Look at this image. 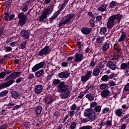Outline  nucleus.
Wrapping results in <instances>:
<instances>
[{"label":"nucleus","mask_w":129,"mask_h":129,"mask_svg":"<svg viewBox=\"0 0 129 129\" xmlns=\"http://www.w3.org/2000/svg\"><path fill=\"white\" fill-rule=\"evenodd\" d=\"M95 23V22L94 21V20L93 19H91L90 20V24L92 28H94L95 27V26L94 25Z\"/></svg>","instance_id":"052dcab7"},{"label":"nucleus","mask_w":129,"mask_h":129,"mask_svg":"<svg viewBox=\"0 0 129 129\" xmlns=\"http://www.w3.org/2000/svg\"><path fill=\"white\" fill-rule=\"evenodd\" d=\"M11 79H14L12 74H10L8 77H6L4 80V81H8V80H11Z\"/></svg>","instance_id":"c03bdc74"},{"label":"nucleus","mask_w":129,"mask_h":129,"mask_svg":"<svg viewBox=\"0 0 129 129\" xmlns=\"http://www.w3.org/2000/svg\"><path fill=\"white\" fill-rule=\"evenodd\" d=\"M84 59V56L83 53H79L78 52L76 53L75 54V59L76 63H80L82 60Z\"/></svg>","instance_id":"f8f14e48"},{"label":"nucleus","mask_w":129,"mask_h":129,"mask_svg":"<svg viewBox=\"0 0 129 129\" xmlns=\"http://www.w3.org/2000/svg\"><path fill=\"white\" fill-rule=\"evenodd\" d=\"M10 3H11V2L10 0H8V1H6L4 3L5 7H6V8H9V7L10 6Z\"/></svg>","instance_id":"bf43d9fd"},{"label":"nucleus","mask_w":129,"mask_h":129,"mask_svg":"<svg viewBox=\"0 0 129 129\" xmlns=\"http://www.w3.org/2000/svg\"><path fill=\"white\" fill-rule=\"evenodd\" d=\"M114 50L116 52V53H120V51H121V48H119V47H113Z\"/></svg>","instance_id":"5fc2aeb1"},{"label":"nucleus","mask_w":129,"mask_h":129,"mask_svg":"<svg viewBox=\"0 0 129 129\" xmlns=\"http://www.w3.org/2000/svg\"><path fill=\"white\" fill-rule=\"evenodd\" d=\"M28 7H27V6H24L23 8H22L21 11L22 12H24V13H26V12H28Z\"/></svg>","instance_id":"69168bd1"},{"label":"nucleus","mask_w":129,"mask_h":129,"mask_svg":"<svg viewBox=\"0 0 129 129\" xmlns=\"http://www.w3.org/2000/svg\"><path fill=\"white\" fill-rule=\"evenodd\" d=\"M14 83V80H9L7 82H5L0 84V90L2 89H5V88H8L10 87L12 84Z\"/></svg>","instance_id":"9d476101"},{"label":"nucleus","mask_w":129,"mask_h":129,"mask_svg":"<svg viewBox=\"0 0 129 129\" xmlns=\"http://www.w3.org/2000/svg\"><path fill=\"white\" fill-rule=\"evenodd\" d=\"M44 100L46 104H51L53 102V98L51 96H47L45 98Z\"/></svg>","instance_id":"aec40b11"},{"label":"nucleus","mask_w":129,"mask_h":129,"mask_svg":"<svg viewBox=\"0 0 129 129\" xmlns=\"http://www.w3.org/2000/svg\"><path fill=\"white\" fill-rule=\"evenodd\" d=\"M96 63L94 62V59H92L91 60L90 63V67H94L95 66Z\"/></svg>","instance_id":"4d7b16f0"},{"label":"nucleus","mask_w":129,"mask_h":129,"mask_svg":"<svg viewBox=\"0 0 129 129\" xmlns=\"http://www.w3.org/2000/svg\"><path fill=\"white\" fill-rule=\"evenodd\" d=\"M104 36H99L97 37L96 42L97 44H101L104 41Z\"/></svg>","instance_id":"5701e85b"},{"label":"nucleus","mask_w":129,"mask_h":129,"mask_svg":"<svg viewBox=\"0 0 129 129\" xmlns=\"http://www.w3.org/2000/svg\"><path fill=\"white\" fill-rule=\"evenodd\" d=\"M15 105H16V104H15V103H9L8 105H7V107L9 109H11V108H13V107H14V106H15Z\"/></svg>","instance_id":"a18cd8bd"},{"label":"nucleus","mask_w":129,"mask_h":129,"mask_svg":"<svg viewBox=\"0 0 129 129\" xmlns=\"http://www.w3.org/2000/svg\"><path fill=\"white\" fill-rule=\"evenodd\" d=\"M11 96L12 98H14V99H18V98L21 96V94L16 90H12L11 91Z\"/></svg>","instance_id":"dca6fc26"},{"label":"nucleus","mask_w":129,"mask_h":129,"mask_svg":"<svg viewBox=\"0 0 129 129\" xmlns=\"http://www.w3.org/2000/svg\"><path fill=\"white\" fill-rule=\"evenodd\" d=\"M92 74V71H89L87 72V74L85 76L89 79V78H91Z\"/></svg>","instance_id":"58836bf2"},{"label":"nucleus","mask_w":129,"mask_h":129,"mask_svg":"<svg viewBox=\"0 0 129 129\" xmlns=\"http://www.w3.org/2000/svg\"><path fill=\"white\" fill-rule=\"evenodd\" d=\"M110 94V91L108 89L103 90L101 93V95L102 97L104 98H105L107 96H109Z\"/></svg>","instance_id":"6ab92c4d"},{"label":"nucleus","mask_w":129,"mask_h":129,"mask_svg":"<svg viewBox=\"0 0 129 129\" xmlns=\"http://www.w3.org/2000/svg\"><path fill=\"white\" fill-rule=\"evenodd\" d=\"M108 79H109V76L107 75H105L102 77L101 80L104 82H106L108 81Z\"/></svg>","instance_id":"c756f323"},{"label":"nucleus","mask_w":129,"mask_h":129,"mask_svg":"<svg viewBox=\"0 0 129 129\" xmlns=\"http://www.w3.org/2000/svg\"><path fill=\"white\" fill-rule=\"evenodd\" d=\"M121 35L118 39V42H123L124 41V39H125V37H126V33L124 31H122L121 32Z\"/></svg>","instance_id":"412c9836"},{"label":"nucleus","mask_w":129,"mask_h":129,"mask_svg":"<svg viewBox=\"0 0 129 129\" xmlns=\"http://www.w3.org/2000/svg\"><path fill=\"white\" fill-rule=\"evenodd\" d=\"M77 45L78 46V49H81L82 48V44H81V42L79 41V39H77Z\"/></svg>","instance_id":"79ce46f5"},{"label":"nucleus","mask_w":129,"mask_h":129,"mask_svg":"<svg viewBox=\"0 0 129 129\" xmlns=\"http://www.w3.org/2000/svg\"><path fill=\"white\" fill-rule=\"evenodd\" d=\"M99 72H100V69L99 68L94 69L93 71V75L94 76H98L99 75Z\"/></svg>","instance_id":"cd10ccee"},{"label":"nucleus","mask_w":129,"mask_h":129,"mask_svg":"<svg viewBox=\"0 0 129 129\" xmlns=\"http://www.w3.org/2000/svg\"><path fill=\"white\" fill-rule=\"evenodd\" d=\"M92 30V28L88 27L86 26H84L82 27L81 29V32L82 34L83 35H89L90 33H91V30Z\"/></svg>","instance_id":"ddd939ff"},{"label":"nucleus","mask_w":129,"mask_h":129,"mask_svg":"<svg viewBox=\"0 0 129 129\" xmlns=\"http://www.w3.org/2000/svg\"><path fill=\"white\" fill-rule=\"evenodd\" d=\"M69 64V62H68V61H63L61 63V66L63 68L68 67Z\"/></svg>","instance_id":"49530a36"},{"label":"nucleus","mask_w":129,"mask_h":129,"mask_svg":"<svg viewBox=\"0 0 129 129\" xmlns=\"http://www.w3.org/2000/svg\"><path fill=\"white\" fill-rule=\"evenodd\" d=\"M10 46H11V47H15V46H17V45H19V43L18 41H14L11 43H9Z\"/></svg>","instance_id":"8fccbe9b"},{"label":"nucleus","mask_w":129,"mask_h":129,"mask_svg":"<svg viewBox=\"0 0 129 129\" xmlns=\"http://www.w3.org/2000/svg\"><path fill=\"white\" fill-rule=\"evenodd\" d=\"M45 66V61H41L37 64H36L32 68V72H36L35 75L37 78H40L45 74L44 69H42ZM41 69V70H40Z\"/></svg>","instance_id":"7ed1b4c3"},{"label":"nucleus","mask_w":129,"mask_h":129,"mask_svg":"<svg viewBox=\"0 0 129 129\" xmlns=\"http://www.w3.org/2000/svg\"><path fill=\"white\" fill-rule=\"evenodd\" d=\"M74 17H75V14L74 13L68 14L67 16L63 17L59 23L58 27L61 28V27L64 26L65 25H68V24H70L71 20H72Z\"/></svg>","instance_id":"20e7f679"},{"label":"nucleus","mask_w":129,"mask_h":129,"mask_svg":"<svg viewBox=\"0 0 129 129\" xmlns=\"http://www.w3.org/2000/svg\"><path fill=\"white\" fill-rule=\"evenodd\" d=\"M18 18L19 19L18 25L23 27L27 23V16L25 15L24 12H22L19 13Z\"/></svg>","instance_id":"6e6552de"},{"label":"nucleus","mask_w":129,"mask_h":129,"mask_svg":"<svg viewBox=\"0 0 129 129\" xmlns=\"http://www.w3.org/2000/svg\"><path fill=\"white\" fill-rule=\"evenodd\" d=\"M100 89H101L102 90L103 89H108V85L106 84H102L100 85Z\"/></svg>","instance_id":"473e14b6"},{"label":"nucleus","mask_w":129,"mask_h":129,"mask_svg":"<svg viewBox=\"0 0 129 129\" xmlns=\"http://www.w3.org/2000/svg\"><path fill=\"white\" fill-rule=\"evenodd\" d=\"M61 83V81L59 79H54L52 82L53 85H59Z\"/></svg>","instance_id":"f704fd0d"},{"label":"nucleus","mask_w":129,"mask_h":129,"mask_svg":"<svg viewBox=\"0 0 129 129\" xmlns=\"http://www.w3.org/2000/svg\"><path fill=\"white\" fill-rule=\"evenodd\" d=\"M122 18V15L119 14L111 16L107 22V28L108 29H111L114 25L119 24Z\"/></svg>","instance_id":"f03ea898"},{"label":"nucleus","mask_w":129,"mask_h":129,"mask_svg":"<svg viewBox=\"0 0 129 129\" xmlns=\"http://www.w3.org/2000/svg\"><path fill=\"white\" fill-rule=\"evenodd\" d=\"M94 110L96 112H100L101 111V106L97 105L94 108Z\"/></svg>","instance_id":"e433bc0d"},{"label":"nucleus","mask_w":129,"mask_h":129,"mask_svg":"<svg viewBox=\"0 0 129 129\" xmlns=\"http://www.w3.org/2000/svg\"><path fill=\"white\" fill-rule=\"evenodd\" d=\"M97 105V103L96 102H92V103H90V108L91 109H92L93 108L96 107Z\"/></svg>","instance_id":"a19ab883"},{"label":"nucleus","mask_w":129,"mask_h":129,"mask_svg":"<svg viewBox=\"0 0 129 129\" xmlns=\"http://www.w3.org/2000/svg\"><path fill=\"white\" fill-rule=\"evenodd\" d=\"M24 126L27 128L30 127V126H31V123L30 122L25 121L24 123Z\"/></svg>","instance_id":"13d9d810"},{"label":"nucleus","mask_w":129,"mask_h":129,"mask_svg":"<svg viewBox=\"0 0 129 129\" xmlns=\"http://www.w3.org/2000/svg\"><path fill=\"white\" fill-rule=\"evenodd\" d=\"M124 89L125 90V91H129V83H127L124 87Z\"/></svg>","instance_id":"e2e57ef3"},{"label":"nucleus","mask_w":129,"mask_h":129,"mask_svg":"<svg viewBox=\"0 0 129 129\" xmlns=\"http://www.w3.org/2000/svg\"><path fill=\"white\" fill-rule=\"evenodd\" d=\"M86 97L89 100V101H93L94 100V96H92L91 93L87 94Z\"/></svg>","instance_id":"bb28decb"},{"label":"nucleus","mask_w":129,"mask_h":129,"mask_svg":"<svg viewBox=\"0 0 129 129\" xmlns=\"http://www.w3.org/2000/svg\"><path fill=\"white\" fill-rule=\"evenodd\" d=\"M117 5V3L115 2L114 1H112L109 4V8H111V9L114 8V7H116Z\"/></svg>","instance_id":"72a5a7b5"},{"label":"nucleus","mask_w":129,"mask_h":129,"mask_svg":"<svg viewBox=\"0 0 129 129\" xmlns=\"http://www.w3.org/2000/svg\"><path fill=\"white\" fill-rule=\"evenodd\" d=\"M65 7H66V6L62 4L59 10L55 12L51 18L49 19L50 24H52V23H53V20H56V19L58 18V16H59V14H61V11H63V9H65Z\"/></svg>","instance_id":"1a4fd4ad"},{"label":"nucleus","mask_w":129,"mask_h":129,"mask_svg":"<svg viewBox=\"0 0 129 129\" xmlns=\"http://www.w3.org/2000/svg\"><path fill=\"white\" fill-rule=\"evenodd\" d=\"M89 80V79H88V78L85 75L81 77V80L82 82H83V83L86 82V81H88Z\"/></svg>","instance_id":"c9c22d12"},{"label":"nucleus","mask_w":129,"mask_h":129,"mask_svg":"<svg viewBox=\"0 0 129 129\" xmlns=\"http://www.w3.org/2000/svg\"><path fill=\"white\" fill-rule=\"evenodd\" d=\"M20 34L24 39H30V33L28 30L22 29Z\"/></svg>","instance_id":"2eb2a0df"},{"label":"nucleus","mask_w":129,"mask_h":129,"mask_svg":"<svg viewBox=\"0 0 129 129\" xmlns=\"http://www.w3.org/2000/svg\"><path fill=\"white\" fill-rule=\"evenodd\" d=\"M43 91V86L41 85H38L35 86V89H34V92L36 94H40Z\"/></svg>","instance_id":"f3484780"},{"label":"nucleus","mask_w":129,"mask_h":129,"mask_svg":"<svg viewBox=\"0 0 129 129\" xmlns=\"http://www.w3.org/2000/svg\"><path fill=\"white\" fill-rule=\"evenodd\" d=\"M24 104L21 103V105H17L13 107V110H16L17 109H19V108H21V106H23Z\"/></svg>","instance_id":"3c124183"},{"label":"nucleus","mask_w":129,"mask_h":129,"mask_svg":"<svg viewBox=\"0 0 129 129\" xmlns=\"http://www.w3.org/2000/svg\"><path fill=\"white\" fill-rule=\"evenodd\" d=\"M57 76L59 78L67 79L70 76V73L68 71H64L58 73Z\"/></svg>","instance_id":"9b49d317"},{"label":"nucleus","mask_w":129,"mask_h":129,"mask_svg":"<svg viewBox=\"0 0 129 129\" xmlns=\"http://www.w3.org/2000/svg\"><path fill=\"white\" fill-rule=\"evenodd\" d=\"M105 125H107L108 126H111L112 125V120H107L105 122Z\"/></svg>","instance_id":"ea45409f"},{"label":"nucleus","mask_w":129,"mask_h":129,"mask_svg":"<svg viewBox=\"0 0 129 129\" xmlns=\"http://www.w3.org/2000/svg\"><path fill=\"white\" fill-rule=\"evenodd\" d=\"M75 127H76V122H73L70 126V128L74 129Z\"/></svg>","instance_id":"603ef678"},{"label":"nucleus","mask_w":129,"mask_h":129,"mask_svg":"<svg viewBox=\"0 0 129 129\" xmlns=\"http://www.w3.org/2000/svg\"><path fill=\"white\" fill-rule=\"evenodd\" d=\"M109 48V43L107 42H105L102 47V51H103V52H105L107 51V50H108Z\"/></svg>","instance_id":"393cba45"},{"label":"nucleus","mask_w":129,"mask_h":129,"mask_svg":"<svg viewBox=\"0 0 129 129\" xmlns=\"http://www.w3.org/2000/svg\"><path fill=\"white\" fill-rule=\"evenodd\" d=\"M118 54L117 53H114L113 54V58L114 59V60H116V61H117V60H118Z\"/></svg>","instance_id":"774afa93"},{"label":"nucleus","mask_w":129,"mask_h":129,"mask_svg":"<svg viewBox=\"0 0 129 129\" xmlns=\"http://www.w3.org/2000/svg\"><path fill=\"white\" fill-rule=\"evenodd\" d=\"M53 75H54V73H51L49 75H48L47 80H51V78L53 77Z\"/></svg>","instance_id":"338daca9"},{"label":"nucleus","mask_w":129,"mask_h":129,"mask_svg":"<svg viewBox=\"0 0 129 129\" xmlns=\"http://www.w3.org/2000/svg\"><path fill=\"white\" fill-rule=\"evenodd\" d=\"M109 111V108L105 107L102 110L103 113H106Z\"/></svg>","instance_id":"0e129e2a"},{"label":"nucleus","mask_w":129,"mask_h":129,"mask_svg":"<svg viewBox=\"0 0 129 129\" xmlns=\"http://www.w3.org/2000/svg\"><path fill=\"white\" fill-rule=\"evenodd\" d=\"M101 20H102V16L101 15L97 16L96 18L95 22L98 23Z\"/></svg>","instance_id":"de8ad7c7"},{"label":"nucleus","mask_w":129,"mask_h":129,"mask_svg":"<svg viewBox=\"0 0 129 129\" xmlns=\"http://www.w3.org/2000/svg\"><path fill=\"white\" fill-rule=\"evenodd\" d=\"M84 116L88 117V118L92 120V121H94L95 118H96V113L91 108H88L85 110L84 111Z\"/></svg>","instance_id":"423d86ee"},{"label":"nucleus","mask_w":129,"mask_h":129,"mask_svg":"<svg viewBox=\"0 0 129 129\" xmlns=\"http://www.w3.org/2000/svg\"><path fill=\"white\" fill-rule=\"evenodd\" d=\"M6 76V73L5 72H2L0 73V79H4Z\"/></svg>","instance_id":"6e6d98bb"},{"label":"nucleus","mask_w":129,"mask_h":129,"mask_svg":"<svg viewBox=\"0 0 129 129\" xmlns=\"http://www.w3.org/2000/svg\"><path fill=\"white\" fill-rule=\"evenodd\" d=\"M120 70H124V74L126 75L129 72L128 68L127 67V64L126 62H123L120 66Z\"/></svg>","instance_id":"4468645a"},{"label":"nucleus","mask_w":129,"mask_h":129,"mask_svg":"<svg viewBox=\"0 0 129 129\" xmlns=\"http://www.w3.org/2000/svg\"><path fill=\"white\" fill-rule=\"evenodd\" d=\"M77 107L76 106V104H73L71 106V110H73L74 111V110H76V108Z\"/></svg>","instance_id":"680f3d73"},{"label":"nucleus","mask_w":129,"mask_h":129,"mask_svg":"<svg viewBox=\"0 0 129 129\" xmlns=\"http://www.w3.org/2000/svg\"><path fill=\"white\" fill-rule=\"evenodd\" d=\"M121 109H117L115 110V113L116 115L118 116L119 117L122 115V111H121Z\"/></svg>","instance_id":"a878e982"},{"label":"nucleus","mask_w":129,"mask_h":129,"mask_svg":"<svg viewBox=\"0 0 129 129\" xmlns=\"http://www.w3.org/2000/svg\"><path fill=\"white\" fill-rule=\"evenodd\" d=\"M53 11H54L53 6L48 7L39 17V22H46L45 20H47L48 16L53 13Z\"/></svg>","instance_id":"39448f33"},{"label":"nucleus","mask_w":129,"mask_h":129,"mask_svg":"<svg viewBox=\"0 0 129 129\" xmlns=\"http://www.w3.org/2000/svg\"><path fill=\"white\" fill-rule=\"evenodd\" d=\"M5 17L4 18V20H5V21H9V19L10 18V14L8 12H4Z\"/></svg>","instance_id":"4c0bfd02"},{"label":"nucleus","mask_w":129,"mask_h":129,"mask_svg":"<svg viewBox=\"0 0 129 129\" xmlns=\"http://www.w3.org/2000/svg\"><path fill=\"white\" fill-rule=\"evenodd\" d=\"M106 5L105 4H102L99 8L98 11L99 12H101V13H103V12H105L106 11Z\"/></svg>","instance_id":"b1692460"},{"label":"nucleus","mask_w":129,"mask_h":129,"mask_svg":"<svg viewBox=\"0 0 129 129\" xmlns=\"http://www.w3.org/2000/svg\"><path fill=\"white\" fill-rule=\"evenodd\" d=\"M42 106L38 105L35 108L36 115H40L42 112Z\"/></svg>","instance_id":"4be33fe9"},{"label":"nucleus","mask_w":129,"mask_h":129,"mask_svg":"<svg viewBox=\"0 0 129 129\" xmlns=\"http://www.w3.org/2000/svg\"><path fill=\"white\" fill-rule=\"evenodd\" d=\"M8 93H9L8 90H4L0 92V97H5L8 95Z\"/></svg>","instance_id":"c85d7f7f"},{"label":"nucleus","mask_w":129,"mask_h":129,"mask_svg":"<svg viewBox=\"0 0 129 129\" xmlns=\"http://www.w3.org/2000/svg\"><path fill=\"white\" fill-rule=\"evenodd\" d=\"M51 49L49 46L46 45L43 48L41 49L37 53V56H41V57H44L50 54Z\"/></svg>","instance_id":"0eeeda50"},{"label":"nucleus","mask_w":129,"mask_h":129,"mask_svg":"<svg viewBox=\"0 0 129 129\" xmlns=\"http://www.w3.org/2000/svg\"><path fill=\"white\" fill-rule=\"evenodd\" d=\"M107 66L109 68V69H111V70H115L116 69V67H115V64L114 63L112 62V61H109L107 63Z\"/></svg>","instance_id":"a211bd4d"},{"label":"nucleus","mask_w":129,"mask_h":129,"mask_svg":"<svg viewBox=\"0 0 129 129\" xmlns=\"http://www.w3.org/2000/svg\"><path fill=\"white\" fill-rule=\"evenodd\" d=\"M15 17H16V14H12L10 16L9 15V18L8 20L13 21V20H14V19H15Z\"/></svg>","instance_id":"864d4df0"},{"label":"nucleus","mask_w":129,"mask_h":129,"mask_svg":"<svg viewBox=\"0 0 129 129\" xmlns=\"http://www.w3.org/2000/svg\"><path fill=\"white\" fill-rule=\"evenodd\" d=\"M4 48L5 49V52H11L12 50H13V48H12L11 46H5Z\"/></svg>","instance_id":"37998d69"},{"label":"nucleus","mask_w":129,"mask_h":129,"mask_svg":"<svg viewBox=\"0 0 129 129\" xmlns=\"http://www.w3.org/2000/svg\"><path fill=\"white\" fill-rule=\"evenodd\" d=\"M11 74H12V76L13 77V78L15 79L16 77H20L21 75V72H14L12 73Z\"/></svg>","instance_id":"7c9ffc66"},{"label":"nucleus","mask_w":129,"mask_h":129,"mask_svg":"<svg viewBox=\"0 0 129 129\" xmlns=\"http://www.w3.org/2000/svg\"><path fill=\"white\" fill-rule=\"evenodd\" d=\"M92 128V126L90 125H86L80 127L79 129H91Z\"/></svg>","instance_id":"09e8293b"},{"label":"nucleus","mask_w":129,"mask_h":129,"mask_svg":"<svg viewBox=\"0 0 129 129\" xmlns=\"http://www.w3.org/2000/svg\"><path fill=\"white\" fill-rule=\"evenodd\" d=\"M107 31V29H106V27H102L100 29V34L101 35H104V34L106 33Z\"/></svg>","instance_id":"2f4dec72"},{"label":"nucleus","mask_w":129,"mask_h":129,"mask_svg":"<svg viewBox=\"0 0 129 129\" xmlns=\"http://www.w3.org/2000/svg\"><path fill=\"white\" fill-rule=\"evenodd\" d=\"M69 85H66L65 82L62 81L57 86V88L58 89V92L59 93H63L60 95L61 98L62 99H66L68 98L69 95H70V92L69 91Z\"/></svg>","instance_id":"f257e3e1"}]
</instances>
